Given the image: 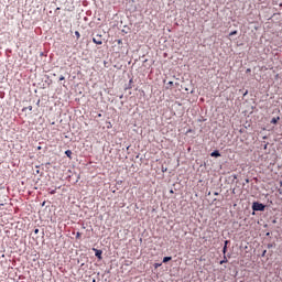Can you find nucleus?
Returning <instances> with one entry per match:
<instances>
[{"label":"nucleus","instance_id":"obj_2","mask_svg":"<svg viewBox=\"0 0 282 282\" xmlns=\"http://www.w3.org/2000/svg\"><path fill=\"white\" fill-rule=\"evenodd\" d=\"M93 42H94L96 45H102V35L97 34V35L93 39Z\"/></svg>","mask_w":282,"mask_h":282},{"label":"nucleus","instance_id":"obj_17","mask_svg":"<svg viewBox=\"0 0 282 282\" xmlns=\"http://www.w3.org/2000/svg\"><path fill=\"white\" fill-rule=\"evenodd\" d=\"M78 237H80V232H77V236H76V238L78 239Z\"/></svg>","mask_w":282,"mask_h":282},{"label":"nucleus","instance_id":"obj_18","mask_svg":"<svg viewBox=\"0 0 282 282\" xmlns=\"http://www.w3.org/2000/svg\"><path fill=\"white\" fill-rule=\"evenodd\" d=\"M30 111H32V106L29 107Z\"/></svg>","mask_w":282,"mask_h":282},{"label":"nucleus","instance_id":"obj_14","mask_svg":"<svg viewBox=\"0 0 282 282\" xmlns=\"http://www.w3.org/2000/svg\"><path fill=\"white\" fill-rule=\"evenodd\" d=\"M59 80H65V76L62 75V76L59 77Z\"/></svg>","mask_w":282,"mask_h":282},{"label":"nucleus","instance_id":"obj_9","mask_svg":"<svg viewBox=\"0 0 282 282\" xmlns=\"http://www.w3.org/2000/svg\"><path fill=\"white\" fill-rule=\"evenodd\" d=\"M172 87H173V82H169L167 86H166V89H171Z\"/></svg>","mask_w":282,"mask_h":282},{"label":"nucleus","instance_id":"obj_21","mask_svg":"<svg viewBox=\"0 0 282 282\" xmlns=\"http://www.w3.org/2000/svg\"><path fill=\"white\" fill-rule=\"evenodd\" d=\"M93 282H96V280H94Z\"/></svg>","mask_w":282,"mask_h":282},{"label":"nucleus","instance_id":"obj_19","mask_svg":"<svg viewBox=\"0 0 282 282\" xmlns=\"http://www.w3.org/2000/svg\"><path fill=\"white\" fill-rule=\"evenodd\" d=\"M263 257L265 256V250L263 251V254H262Z\"/></svg>","mask_w":282,"mask_h":282},{"label":"nucleus","instance_id":"obj_6","mask_svg":"<svg viewBox=\"0 0 282 282\" xmlns=\"http://www.w3.org/2000/svg\"><path fill=\"white\" fill-rule=\"evenodd\" d=\"M65 155H67L69 160H72V150H66Z\"/></svg>","mask_w":282,"mask_h":282},{"label":"nucleus","instance_id":"obj_20","mask_svg":"<svg viewBox=\"0 0 282 282\" xmlns=\"http://www.w3.org/2000/svg\"><path fill=\"white\" fill-rule=\"evenodd\" d=\"M247 72H250V68H248Z\"/></svg>","mask_w":282,"mask_h":282},{"label":"nucleus","instance_id":"obj_16","mask_svg":"<svg viewBox=\"0 0 282 282\" xmlns=\"http://www.w3.org/2000/svg\"><path fill=\"white\" fill-rule=\"evenodd\" d=\"M34 234H35V235H39V229H35V230H34Z\"/></svg>","mask_w":282,"mask_h":282},{"label":"nucleus","instance_id":"obj_7","mask_svg":"<svg viewBox=\"0 0 282 282\" xmlns=\"http://www.w3.org/2000/svg\"><path fill=\"white\" fill-rule=\"evenodd\" d=\"M171 259H173V258H171V257L163 258V263H169V261H171Z\"/></svg>","mask_w":282,"mask_h":282},{"label":"nucleus","instance_id":"obj_15","mask_svg":"<svg viewBox=\"0 0 282 282\" xmlns=\"http://www.w3.org/2000/svg\"><path fill=\"white\" fill-rule=\"evenodd\" d=\"M228 243H229V241L228 240H226L225 241V246L228 248Z\"/></svg>","mask_w":282,"mask_h":282},{"label":"nucleus","instance_id":"obj_5","mask_svg":"<svg viewBox=\"0 0 282 282\" xmlns=\"http://www.w3.org/2000/svg\"><path fill=\"white\" fill-rule=\"evenodd\" d=\"M279 120H281V118H273L272 120H271V124H276V122H279Z\"/></svg>","mask_w":282,"mask_h":282},{"label":"nucleus","instance_id":"obj_11","mask_svg":"<svg viewBox=\"0 0 282 282\" xmlns=\"http://www.w3.org/2000/svg\"><path fill=\"white\" fill-rule=\"evenodd\" d=\"M227 251H228V247H227V246H224V248H223V254H226Z\"/></svg>","mask_w":282,"mask_h":282},{"label":"nucleus","instance_id":"obj_4","mask_svg":"<svg viewBox=\"0 0 282 282\" xmlns=\"http://www.w3.org/2000/svg\"><path fill=\"white\" fill-rule=\"evenodd\" d=\"M212 158H221V154L219 153V151L215 150L214 152L210 153Z\"/></svg>","mask_w":282,"mask_h":282},{"label":"nucleus","instance_id":"obj_1","mask_svg":"<svg viewBox=\"0 0 282 282\" xmlns=\"http://www.w3.org/2000/svg\"><path fill=\"white\" fill-rule=\"evenodd\" d=\"M252 209H253V210H260V212H262V210H265V205H263V204H261V203H253Z\"/></svg>","mask_w":282,"mask_h":282},{"label":"nucleus","instance_id":"obj_10","mask_svg":"<svg viewBox=\"0 0 282 282\" xmlns=\"http://www.w3.org/2000/svg\"><path fill=\"white\" fill-rule=\"evenodd\" d=\"M75 36L77 37V41H78V39H80V32L75 31Z\"/></svg>","mask_w":282,"mask_h":282},{"label":"nucleus","instance_id":"obj_12","mask_svg":"<svg viewBox=\"0 0 282 282\" xmlns=\"http://www.w3.org/2000/svg\"><path fill=\"white\" fill-rule=\"evenodd\" d=\"M235 34H237V31H232L229 33V36H235Z\"/></svg>","mask_w":282,"mask_h":282},{"label":"nucleus","instance_id":"obj_8","mask_svg":"<svg viewBox=\"0 0 282 282\" xmlns=\"http://www.w3.org/2000/svg\"><path fill=\"white\" fill-rule=\"evenodd\" d=\"M224 263H228V258H226V256H224V260L220 261V265H224Z\"/></svg>","mask_w":282,"mask_h":282},{"label":"nucleus","instance_id":"obj_13","mask_svg":"<svg viewBox=\"0 0 282 282\" xmlns=\"http://www.w3.org/2000/svg\"><path fill=\"white\" fill-rule=\"evenodd\" d=\"M118 45H122V40H117Z\"/></svg>","mask_w":282,"mask_h":282},{"label":"nucleus","instance_id":"obj_3","mask_svg":"<svg viewBox=\"0 0 282 282\" xmlns=\"http://www.w3.org/2000/svg\"><path fill=\"white\" fill-rule=\"evenodd\" d=\"M93 250L95 251V256L97 257V259H102V250L96 248H93Z\"/></svg>","mask_w":282,"mask_h":282}]
</instances>
